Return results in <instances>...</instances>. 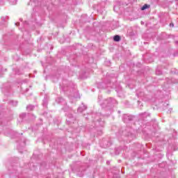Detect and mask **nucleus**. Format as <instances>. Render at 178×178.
I'll return each mask as SVG.
<instances>
[{
	"label": "nucleus",
	"instance_id": "nucleus-5",
	"mask_svg": "<svg viewBox=\"0 0 178 178\" xmlns=\"http://www.w3.org/2000/svg\"><path fill=\"white\" fill-rule=\"evenodd\" d=\"M10 136L11 138H16V137H19L20 136V134H18L15 131H11Z\"/></svg>",
	"mask_w": 178,
	"mask_h": 178
},
{
	"label": "nucleus",
	"instance_id": "nucleus-24",
	"mask_svg": "<svg viewBox=\"0 0 178 178\" xmlns=\"http://www.w3.org/2000/svg\"><path fill=\"white\" fill-rule=\"evenodd\" d=\"M15 25H16V26H19V25H20V23L17 22V23L15 24Z\"/></svg>",
	"mask_w": 178,
	"mask_h": 178
},
{
	"label": "nucleus",
	"instance_id": "nucleus-3",
	"mask_svg": "<svg viewBox=\"0 0 178 178\" xmlns=\"http://www.w3.org/2000/svg\"><path fill=\"white\" fill-rule=\"evenodd\" d=\"M104 124H105V122L102 120H97L96 122H95V126L96 127H104Z\"/></svg>",
	"mask_w": 178,
	"mask_h": 178
},
{
	"label": "nucleus",
	"instance_id": "nucleus-6",
	"mask_svg": "<svg viewBox=\"0 0 178 178\" xmlns=\"http://www.w3.org/2000/svg\"><path fill=\"white\" fill-rule=\"evenodd\" d=\"M86 109H87V106L82 104V106L79 107L78 112H80L81 113V112L86 111Z\"/></svg>",
	"mask_w": 178,
	"mask_h": 178
},
{
	"label": "nucleus",
	"instance_id": "nucleus-4",
	"mask_svg": "<svg viewBox=\"0 0 178 178\" xmlns=\"http://www.w3.org/2000/svg\"><path fill=\"white\" fill-rule=\"evenodd\" d=\"M17 149H18L19 152L21 154L23 152V149H22V140L17 141Z\"/></svg>",
	"mask_w": 178,
	"mask_h": 178
},
{
	"label": "nucleus",
	"instance_id": "nucleus-16",
	"mask_svg": "<svg viewBox=\"0 0 178 178\" xmlns=\"http://www.w3.org/2000/svg\"><path fill=\"white\" fill-rule=\"evenodd\" d=\"M16 0H10L11 5H16Z\"/></svg>",
	"mask_w": 178,
	"mask_h": 178
},
{
	"label": "nucleus",
	"instance_id": "nucleus-31",
	"mask_svg": "<svg viewBox=\"0 0 178 178\" xmlns=\"http://www.w3.org/2000/svg\"><path fill=\"white\" fill-rule=\"evenodd\" d=\"M119 113H120V111H118Z\"/></svg>",
	"mask_w": 178,
	"mask_h": 178
},
{
	"label": "nucleus",
	"instance_id": "nucleus-25",
	"mask_svg": "<svg viewBox=\"0 0 178 178\" xmlns=\"http://www.w3.org/2000/svg\"><path fill=\"white\" fill-rule=\"evenodd\" d=\"M58 99H60V101L63 100V99H62V98H58Z\"/></svg>",
	"mask_w": 178,
	"mask_h": 178
},
{
	"label": "nucleus",
	"instance_id": "nucleus-26",
	"mask_svg": "<svg viewBox=\"0 0 178 178\" xmlns=\"http://www.w3.org/2000/svg\"><path fill=\"white\" fill-rule=\"evenodd\" d=\"M18 84H22V82H18Z\"/></svg>",
	"mask_w": 178,
	"mask_h": 178
},
{
	"label": "nucleus",
	"instance_id": "nucleus-13",
	"mask_svg": "<svg viewBox=\"0 0 178 178\" xmlns=\"http://www.w3.org/2000/svg\"><path fill=\"white\" fill-rule=\"evenodd\" d=\"M148 8H149V6H148L147 4H145V5L141 8V10H145V9H148Z\"/></svg>",
	"mask_w": 178,
	"mask_h": 178
},
{
	"label": "nucleus",
	"instance_id": "nucleus-1",
	"mask_svg": "<svg viewBox=\"0 0 178 178\" xmlns=\"http://www.w3.org/2000/svg\"><path fill=\"white\" fill-rule=\"evenodd\" d=\"M115 104H118V102L115 99H112V97H110L104 100L103 103H100V105L103 108H108V106L112 108V106Z\"/></svg>",
	"mask_w": 178,
	"mask_h": 178
},
{
	"label": "nucleus",
	"instance_id": "nucleus-14",
	"mask_svg": "<svg viewBox=\"0 0 178 178\" xmlns=\"http://www.w3.org/2000/svg\"><path fill=\"white\" fill-rule=\"evenodd\" d=\"M153 127L155 129V130H158L159 127H158V123L155 122L154 124L153 125Z\"/></svg>",
	"mask_w": 178,
	"mask_h": 178
},
{
	"label": "nucleus",
	"instance_id": "nucleus-9",
	"mask_svg": "<svg viewBox=\"0 0 178 178\" xmlns=\"http://www.w3.org/2000/svg\"><path fill=\"white\" fill-rule=\"evenodd\" d=\"M35 106L33 105L29 104L26 106V110L30 112L34 109Z\"/></svg>",
	"mask_w": 178,
	"mask_h": 178
},
{
	"label": "nucleus",
	"instance_id": "nucleus-8",
	"mask_svg": "<svg viewBox=\"0 0 178 178\" xmlns=\"http://www.w3.org/2000/svg\"><path fill=\"white\" fill-rule=\"evenodd\" d=\"M8 104L11 105V106H17V101L10 100Z\"/></svg>",
	"mask_w": 178,
	"mask_h": 178
},
{
	"label": "nucleus",
	"instance_id": "nucleus-27",
	"mask_svg": "<svg viewBox=\"0 0 178 178\" xmlns=\"http://www.w3.org/2000/svg\"><path fill=\"white\" fill-rule=\"evenodd\" d=\"M17 176H18V177H20V175H17Z\"/></svg>",
	"mask_w": 178,
	"mask_h": 178
},
{
	"label": "nucleus",
	"instance_id": "nucleus-19",
	"mask_svg": "<svg viewBox=\"0 0 178 178\" xmlns=\"http://www.w3.org/2000/svg\"><path fill=\"white\" fill-rule=\"evenodd\" d=\"M170 27H175V24L173 23L170 24Z\"/></svg>",
	"mask_w": 178,
	"mask_h": 178
},
{
	"label": "nucleus",
	"instance_id": "nucleus-10",
	"mask_svg": "<svg viewBox=\"0 0 178 178\" xmlns=\"http://www.w3.org/2000/svg\"><path fill=\"white\" fill-rule=\"evenodd\" d=\"M113 40H114V41H115V42H119V41H120V36L118 35H115L113 37Z\"/></svg>",
	"mask_w": 178,
	"mask_h": 178
},
{
	"label": "nucleus",
	"instance_id": "nucleus-30",
	"mask_svg": "<svg viewBox=\"0 0 178 178\" xmlns=\"http://www.w3.org/2000/svg\"><path fill=\"white\" fill-rule=\"evenodd\" d=\"M141 24H143V22H141Z\"/></svg>",
	"mask_w": 178,
	"mask_h": 178
},
{
	"label": "nucleus",
	"instance_id": "nucleus-7",
	"mask_svg": "<svg viewBox=\"0 0 178 178\" xmlns=\"http://www.w3.org/2000/svg\"><path fill=\"white\" fill-rule=\"evenodd\" d=\"M70 120H67V122H69V123H74V120H76V118L73 117V115L70 114L69 115Z\"/></svg>",
	"mask_w": 178,
	"mask_h": 178
},
{
	"label": "nucleus",
	"instance_id": "nucleus-15",
	"mask_svg": "<svg viewBox=\"0 0 178 178\" xmlns=\"http://www.w3.org/2000/svg\"><path fill=\"white\" fill-rule=\"evenodd\" d=\"M47 105H48V102H47V100L44 99L43 100V106H47Z\"/></svg>",
	"mask_w": 178,
	"mask_h": 178
},
{
	"label": "nucleus",
	"instance_id": "nucleus-28",
	"mask_svg": "<svg viewBox=\"0 0 178 178\" xmlns=\"http://www.w3.org/2000/svg\"><path fill=\"white\" fill-rule=\"evenodd\" d=\"M122 134H124V131L122 132Z\"/></svg>",
	"mask_w": 178,
	"mask_h": 178
},
{
	"label": "nucleus",
	"instance_id": "nucleus-18",
	"mask_svg": "<svg viewBox=\"0 0 178 178\" xmlns=\"http://www.w3.org/2000/svg\"><path fill=\"white\" fill-rule=\"evenodd\" d=\"M100 86H102V88H106V87H107L106 86H105V83H101Z\"/></svg>",
	"mask_w": 178,
	"mask_h": 178
},
{
	"label": "nucleus",
	"instance_id": "nucleus-11",
	"mask_svg": "<svg viewBox=\"0 0 178 178\" xmlns=\"http://www.w3.org/2000/svg\"><path fill=\"white\" fill-rule=\"evenodd\" d=\"M30 2L31 5H35V6H38L40 5L39 2H38V4H36L37 0H30Z\"/></svg>",
	"mask_w": 178,
	"mask_h": 178
},
{
	"label": "nucleus",
	"instance_id": "nucleus-12",
	"mask_svg": "<svg viewBox=\"0 0 178 178\" xmlns=\"http://www.w3.org/2000/svg\"><path fill=\"white\" fill-rule=\"evenodd\" d=\"M149 113H143L141 114H140V116H142V118H147V116H149Z\"/></svg>",
	"mask_w": 178,
	"mask_h": 178
},
{
	"label": "nucleus",
	"instance_id": "nucleus-20",
	"mask_svg": "<svg viewBox=\"0 0 178 178\" xmlns=\"http://www.w3.org/2000/svg\"><path fill=\"white\" fill-rule=\"evenodd\" d=\"M19 118H20L21 120H23V115H19Z\"/></svg>",
	"mask_w": 178,
	"mask_h": 178
},
{
	"label": "nucleus",
	"instance_id": "nucleus-17",
	"mask_svg": "<svg viewBox=\"0 0 178 178\" xmlns=\"http://www.w3.org/2000/svg\"><path fill=\"white\" fill-rule=\"evenodd\" d=\"M97 134L99 136H102V129H99V131H97Z\"/></svg>",
	"mask_w": 178,
	"mask_h": 178
},
{
	"label": "nucleus",
	"instance_id": "nucleus-23",
	"mask_svg": "<svg viewBox=\"0 0 178 178\" xmlns=\"http://www.w3.org/2000/svg\"><path fill=\"white\" fill-rule=\"evenodd\" d=\"M127 136L128 137H130V136H131V133H129Z\"/></svg>",
	"mask_w": 178,
	"mask_h": 178
},
{
	"label": "nucleus",
	"instance_id": "nucleus-2",
	"mask_svg": "<svg viewBox=\"0 0 178 178\" xmlns=\"http://www.w3.org/2000/svg\"><path fill=\"white\" fill-rule=\"evenodd\" d=\"M133 118L134 117L132 115L124 114L122 117V120L124 123H127L128 122H131V120H133Z\"/></svg>",
	"mask_w": 178,
	"mask_h": 178
},
{
	"label": "nucleus",
	"instance_id": "nucleus-29",
	"mask_svg": "<svg viewBox=\"0 0 178 178\" xmlns=\"http://www.w3.org/2000/svg\"><path fill=\"white\" fill-rule=\"evenodd\" d=\"M2 19H3H3H5V17H3Z\"/></svg>",
	"mask_w": 178,
	"mask_h": 178
},
{
	"label": "nucleus",
	"instance_id": "nucleus-21",
	"mask_svg": "<svg viewBox=\"0 0 178 178\" xmlns=\"http://www.w3.org/2000/svg\"><path fill=\"white\" fill-rule=\"evenodd\" d=\"M156 74H162L161 72H158V71H156Z\"/></svg>",
	"mask_w": 178,
	"mask_h": 178
},
{
	"label": "nucleus",
	"instance_id": "nucleus-22",
	"mask_svg": "<svg viewBox=\"0 0 178 178\" xmlns=\"http://www.w3.org/2000/svg\"><path fill=\"white\" fill-rule=\"evenodd\" d=\"M102 99V97L101 96H99V97H98L99 101H101Z\"/></svg>",
	"mask_w": 178,
	"mask_h": 178
}]
</instances>
